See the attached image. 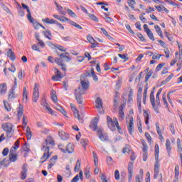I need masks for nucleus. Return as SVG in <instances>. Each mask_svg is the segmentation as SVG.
I'll return each instance as SVG.
<instances>
[{"mask_svg": "<svg viewBox=\"0 0 182 182\" xmlns=\"http://www.w3.org/2000/svg\"><path fill=\"white\" fill-rule=\"evenodd\" d=\"M70 106L74 113L75 117H77L79 122H80L81 123H83V119H82V117H80V114H79V111L76 109V107H75V105H73V104H71Z\"/></svg>", "mask_w": 182, "mask_h": 182, "instance_id": "12", "label": "nucleus"}, {"mask_svg": "<svg viewBox=\"0 0 182 182\" xmlns=\"http://www.w3.org/2000/svg\"><path fill=\"white\" fill-rule=\"evenodd\" d=\"M42 21L43 22H45V23H50V24L58 23V21L53 19H50L49 18H46V19L43 18Z\"/></svg>", "mask_w": 182, "mask_h": 182, "instance_id": "29", "label": "nucleus"}, {"mask_svg": "<svg viewBox=\"0 0 182 182\" xmlns=\"http://www.w3.org/2000/svg\"><path fill=\"white\" fill-rule=\"evenodd\" d=\"M15 97H16V95H15L14 90V89L10 90L9 92V95H8L9 102H12V100H14V99H15Z\"/></svg>", "mask_w": 182, "mask_h": 182, "instance_id": "15", "label": "nucleus"}, {"mask_svg": "<svg viewBox=\"0 0 182 182\" xmlns=\"http://www.w3.org/2000/svg\"><path fill=\"white\" fill-rule=\"evenodd\" d=\"M1 129L7 133V137H9V139L12 137V124L9 122L4 123L1 125Z\"/></svg>", "mask_w": 182, "mask_h": 182, "instance_id": "7", "label": "nucleus"}, {"mask_svg": "<svg viewBox=\"0 0 182 182\" xmlns=\"http://www.w3.org/2000/svg\"><path fill=\"white\" fill-rule=\"evenodd\" d=\"M154 28L156 32L161 38V39H164V36H163V31H161V28H160V26H159V25H155Z\"/></svg>", "mask_w": 182, "mask_h": 182, "instance_id": "25", "label": "nucleus"}, {"mask_svg": "<svg viewBox=\"0 0 182 182\" xmlns=\"http://www.w3.org/2000/svg\"><path fill=\"white\" fill-rule=\"evenodd\" d=\"M93 157L95 166H97L99 159H97V154H96L95 152H93Z\"/></svg>", "mask_w": 182, "mask_h": 182, "instance_id": "48", "label": "nucleus"}, {"mask_svg": "<svg viewBox=\"0 0 182 182\" xmlns=\"http://www.w3.org/2000/svg\"><path fill=\"white\" fill-rule=\"evenodd\" d=\"M87 40L88 41V42L90 43H95V42L96 41L92 36H87Z\"/></svg>", "mask_w": 182, "mask_h": 182, "instance_id": "50", "label": "nucleus"}, {"mask_svg": "<svg viewBox=\"0 0 182 182\" xmlns=\"http://www.w3.org/2000/svg\"><path fill=\"white\" fill-rule=\"evenodd\" d=\"M104 19H105V22H107L108 23L113 22V18H112L109 16H104Z\"/></svg>", "mask_w": 182, "mask_h": 182, "instance_id": "58", "label": "nucleus"}, {"mask_svg": "<svg viewBox=\"0 0 182 182\" xmlns=\"http://www.w3.org/2000/svg\"><path fill=\"white\" fill-rule=\"evenodd\" d=\"M138 109H141V97H137Z\"/></svg>", "mask_w": 182, "mask_h": 182, "instance_id": "49", "label": "nucleus"}, {"mask_svg": "<svg viewBox=\"0 0 182 182\" xmlns=\"http://www.w3.org/2000/svg\"><path fill=\"white\" fill-rule=\"evenodd\" d=\"M23 114V106L22 105H19L17 108V117L18 120H21L22 119V116Z\"/></svg>", "mask_w": 182, "mask_h": 182, "instance_id": "13", "label": "nucleus"}, {"mask_svg": "<svg viewBox=\"0 0 182 182\" xmlns=\"http://www.w3.org/2000/svg\"><path fill=\"white\" fill-rule=\"evenodd\" d=\"M41 105V106L45 107L46 109V110H48V113H50V114H54L53 109H52V108H50V106L49 105V104H48V102H46V100L45 98H43L42 100Z\"/></svg>", "mask_w": 182, "mask_h": 182, "instance_id": "11", "label": "nucleus"}, {"mask_svg": "<svg viewBox=\"0 0 182 182\" xmlns=\"http://www.w3.org/2000/svg\"><path fill=\"white\" fill-rule=\"evenodd\" d=\"M23 149H24V151H26L25 154H28V153H29V151H31V149H29V144L26 143L23 145Z\"/></svg>", "mask_w": 182, "mask_h": 182, "instance_id": "38", "label": "nucleus"}, {"mask_svg": "<svg viewBox=\"0 0 182 182\" xmlns=\"http://www.w3.org/2000/svg\"><path fill=\"white\" fill-rule=\"evenodd\" d=\"M159 153H160V149L159 148V144L155 145V164L154 169V178L156 179L159 177V173H160V161H159Z\"/></svg>", "mask_w": 182, "mask_h": 182, "instance_id": "5", "label": "nucleus"}, {"mask_svg": "<svg viewBox=\"0 0 182 182\" xmlns=\"http://www.w3.org/2000/svg\"><path fill=\"white\" fill-rule=\"evenodd\" d=\"M39 99V85L36 83L34 85V89L33 92V101L36 103Z\"/></svg>", "mask_w": 182, "mask_h": 182, "instance_id": "8", "label": "nucleus"}, {"mask_svg": "<svg viewBox=\"0 0 182 182\" xmlns=\"http://www.w3.org/2000/svg\"><path fill=\"white\" fill-rule=\"evenodd\" d=\"M173 77L174 74H171L164 81L162 82V85H166V83H168V82H170V80H171V78H173Z\"/></svg>", "mask_w": 182, "mask_h": 182, "instance_id": "36", "label": "nucleus"}, {"mask_svg": "<svg viewBox=\"0 0 182 182\" xmlns=\"http://www.w3.org/2000/svg\"><path fill=\"white\" fill-rule=\"evenodd\" d=\"M124 117V112L122 109H119V120H123Z\"/></svg>", "mask_w": 182, "mask_h": 182, "instance_id": "64", "label": "nucleus"}, {"mask_svg": "<svg viewBox=\"0 0 182 182\" xmlns=\"http://www.w3.org/2000/svg\"><path fill=\"white\" fill-rule=\"evenodd\" d=\"M151 75H153V72L149 71L148 72L147 75L145 77V82L146 83V82H149V80L150 79V77H151Z\"/></svg>", "mask_w": 182, "mask_h": 182, "instance_id": "46", "label": "nucleus"}, {"mask_svg": "<svg viewBox=\"0 0 182 182\" xmlns=\"http://www.w3.org/2000/svg\"><path fill=\"white\" fill-rule=\"evenodd\" d=\"M155 126L156 127V132L158 134H160L161 133V130L160 129V124L159 122H156L155 124Z\"/></svg>", "mask_w": 182, "mask_h": 182, "instance_id": "60", "label": "nucleus"}, {"mask_svg": "<svg viewBox=\"0 0 182 182\" xmlns=\"http://www.w3.org/2000/svg\"><path fill=\"white\" fill-rule=\"evenodd\" d=\"M91 75L93 77V80H95V82H97L98 80L97 75H96V74L95 73V70H93V69L91 70Z\"/></svg>", "mask_w": 182, "mask_h": 182, "instance_id": "55", "label": "nucleus"}, {"mask_svg": "<svg viewBox=\"0 0 182 182\" xmlns=\"http://www.w3.org/2000/svg\"><path fill=\"white\" fill-rule=\"evenodd\" d=\"M58 135L62 140H68V139H69V134H66L63 131L58 132Z\"/></svg>", "mask_w": 182, "mask_h": 182, "instance_id": "19", "label": "nucleus"}, {"mask_svg": "<svg viewBox=\"0 0 182 182\" xmlns=\"http://www.w3.org/2000/svg\"><path fill=\"white\" fill-rule=\"evenodd\" d=\"M32 131L31 130V128L29 127H26V137L27 138V140H31L32 139Z\"/></svg>", "mask_w": 182, "mask_h": 182, "instance_id": "22", "label": "nucleus"}, {"mask_svg": "<svg viewBox=\"0 0 182 182\" xmlns=\"http://www.w3.org/2000/svg\"><path fill=\"white\" fill-rule=\"evenodd\" d=\"M57 9L61 14V15H66V12L63 11V7L62 6H59V4H57Z\"/></svg>", "mask_w": 182, "mask_h": 182, "instance_id": "34", "label": "nucleus"}, {"mask_svg": "<svg viewBox=\"0 0 182 182\" xmlns=\"http://www.w3.org/2000/svg\"><path fill=\"white\" fill-rule=\"evenodd\" d=\"M145 137L148 140L149 143H151V136L148 132L145 133Z\"/></svg>", "mask_w": 182, "mask_h": 182, "instance_id": "61", "label": "nucleus"}, {"mask_svg": "<svg viewBox=\"0 0 182 182\" xmlns=\"http://www.w3.org/2000/svg\"><path fill=\"white\" fill-rule=\"evenodd\" d=\"M4 105L6 110H7V112H11V106H9L8 105V102L7 101H4Z\"/></svg>", "mask_w": 182, "mask_h": 182, "instance_id": "52", "label": "nucleus"}, {"mask_svg": "<svg viewBox=\"0 0 182 182\" xmlns=\"http://www.w3.org/2000/svg\"><path fill=\"white\" fill-rule=\"evenodd\" d=\"M161 56H164V55H161V54H156V55H152V59L153 60H155V59H160V58Z\"/></svg>", "mask_w": 182, "mask_h": 182, "instance_id": "63", "label": "nucleus"}, {"mask_svg": "<svg viewBox=\"0 0 182 182\" xmlns=\"http://www.w3.org/2000/svg\"><path fill=\"white\" fill-rule=\"evenodd\" d=\"M18 149H19V140H17L15 143H14V146L13 147H11V149H10V156L11 154H16V150H18Z\"/></svg>", "mask_w": 182, "mask_h": 182, "instance_id": "14", "label": "nucleus"}, {"mask_svg": "<svg viewBox=\"0 0 182 182\" xmlns=\"http://www.w3.org/2000/svg\"><path fill=\"white\" fill-rule=\"evenodd\" d=\"M165 34H166V38L168 39V41L170 42H173V39H174V38L173 36H171V34H170L169 33H167V32H166Z\"/></svg>", "mask_w": 182, "mask_h": 182, "instance_id": "56", "label": "nucleus"}, {"mask_svg": "<svg viewBox=\"0 0 182 182\" xmlns=\"http://www.w3.org/2000/svg\"><path fill=\"white\" fill-rule=\"evenodd\" d=\"M75 151V148L73 144H68L66 146L65 153H73Z\"/></svg>", "mask_w": 182, "mask_h": 182, "instance_id": "26", "label": "nucleus"}, {"mask_svg": "<svg viewBox=\"0 0 182 182\" xmlns=\"http://www.w3.org/2000/svg\"><path fill=\"white\" fill-rule=\"evenodd\" d=\"M166 151L168 152V156H170V154L171 153V143L170 142L169 139H167L166 141Z\"/></svg>", "mask_w": 182, "mask_h": 182, "instance_id": "17", "label": "nucleus"}, {"mask_svg": "<svg viewBox=\"0 0 182 182\" xmlns=\"http://www.w3.org/2000/svg\"><path fill=\"white\" fill-rule=\"evenodd\" d=\"M155 8L157 9L158 12H162V11H164L166 14L168 12V9L164 6H155Z\"/></svg>", "mask_w": 182, "mask_h": 182, "instance_id": "32", "label": "nucleus"}, {"mask_svg": "<svg viewBox=\"0 0 182 182\" xmlns=\"http://www.w3.org/2000/svg\"><path fill=\"white\" fill-rule=\"evenodd\" d=\"M128 182H132V178H133V162H129L128 164Z\"/></svg>", "mask_w": 182, "mask_h": 182, "instance_id": "10", "label": "nucleus"}, {"mask_svg": "<svg viewBox=\"0 0 182 182\" xmlns=\"http://www.w3.org/2000/svg\"><path fill=\"white\" fill-rule=\"evenodd\" d=\"M23 9H26L27 11V19H31L32 18V14H31V10L29 9V6L23 4Z\"/></svg>", "mask_w": 182, "mask_h": 182, "instance_id": "30", "label": "nucleus"}, {"mask_svg": "<svg viewBox=\"0 0 182 182\" xmlns=\"http://www.w3.org/2000/svg\"><path fill=\"white\" fill-rule=\"evenodd\" d=\"M88 16L92 19V21H95V22H99V18L95 16V14H88Z\"/></svg>", "mask_w": 182, "mask_h": 182, "instance_id": "41", "label": "nucleus"}, {"mask_svg": "<svg viewBox=\"0 0 182 182\" xmlns=\"http://www.w3.org/2000/svg\"><path fill=\"white\" fill-rule=\"evenodd\" d=\"M97 123H99V117H96L92 120L91 124L90 125V129H92L94 132H97V136L101 141H106V140H109L107 134H103V129L97 127Z\"/></svg>", "mask_w": 182, "mask_h": 182, "instance_id": "2", "label": "nucleus"}, {"mask_svg": "<svg viewBox=\"0 0 182 182\" xmlns=\"http://www.w3.org/2000/svg\"><path fill=\"white\" fill-rule=\"evenodd\" d=\"M137 126H138V130L139 133H143V128L141 127V120H140V119H137Z\"/></svg>", "mask_w": 182, "mask_h": 182, "instance_id": "35", "label": "nucleus"}, {"mask_svg": "<svg viewBox=\"0 0 182 182\" xmlns=\"http://www.w3.org/2000/svg\"><path fill=\"white\" fill-rule=\"evenodd\" d=\"M81 85L82 87H79L77 89L75 90V99L78 103V105H82V95L85 94V90H87V89H89V81H85L82 80L81 81Z\"/></svg>", "mask_w": 182, "mask_h": 182, "instance_id": "3", "label": "nucleus"}, {"mask_svg": "<svg viewBox=\"0 0 182 182\" xmlns=\"http://www.w3.org/2000/svg\"><path fill=\"white\" fill-rule=\"evenodd\" d=\"M147 90L148 87H145L143 95V104L146 105V100L147 99Z\"/></svg>", "mask_w": 182, "mask_h": 182, "instance_id": "33", "label": "nucleus"}, {"mask_svg": "<svg viewBox=\"0 0 182 182\" xmlns=\"http://www.w3.org/2000/svg\"><path fill=\"white\" fill-rule=\"evenodd\" d=\"M107 124L112 132H114L116 130V127L118 129V130H120V126H119V122H117V119L115 121H113V119L110 117V116H107Z\"/></svg>", "mask_w": 182, "mask_h": 182, "instance_id": "6", "label": "nucleus"}, {"mask_svg": "<svg viewBox=\"0 0 182 182\" xmlns=\"http://www.w3.org/2000/svg\"><path fill=\"white\" fill-rule=\"evenodd\" d=\"M115 180H120V173L119 170H116L114 172Z\"/></svg>", "mask_w": 182, "mask_h": 182, "instance_id": "57", "label": "nucleus"}, {"mask_svg": "<svg viewBox=\"0 0 182 182\" xmlns=\"http://www.w3.org/2000/svg\"><path fill=\"white\" fill-rule=\"evenodd\" d=\"M67 12H68V15H70V16H72L73 18H76L77 16H76V14H75V12H73V11L70 9H67Z\"/></svg>", "mask_w": 182, "mask_h": 182, "instance_id": "40", "label": "nucleus"}, {"mask_svg": "<svg viewBox=\"0 0 182 182\" xmlns=\"http://www.w3.org/2000/svg\"><path fill=\"white\" fill-rule=\"evenodd\" d=\"M150 102H151V105H154L155 102V100H154V91H151L150 93Z\"/></svg>", "mask_w": 182, "mask_h": 182, "instance_id": "37", "label": "nucleus"}, {"mask_svg": "<svg viewBox=\"0 0 182 182\" xmlns=\"http://www.w3.org/2000/svg\"><path fill=\"white\" fill-rule=\"evenodd\" d=\"M70 23L71 25H73V26H75V28H77V29H83V28H82V26L76 23V22H75V21H70Z\"/></svg>", "mask_w": 182, "mask_h": 182, "instance_id": "43", "label": "nucleus"}, {"mask_svg": "<svg viewBox=\"0 0 182 182\" xmlns=\"http://www.w3.org/2000/svg\"><path fill=\"white\" fill-rule=\"evenodd\" d=\"M148 37L149 38V39H151V41H155L154 39V35H153V32H151V30L150 31H148V33H146Z\"/></svg>", "mask_w": 182, "mask_h": 182, "instance_id": "45", "label": "nucleus"}, {"mask_svg": "<svg viewBox=\"0 0 182 182\" xmlns=\"http://www.w3.org/2000/svg\"><path fill=\"white\" fill-rule=\"evenodd\" d=\"M6 84H0V96H4L6 93Z\"/></svg>", "mask_w": 182, "mask_h": 182, "instance_id": "18", "label": "nucleus"}, {"mask_svg": "<svg viewBox=\"0 0 182 182\" xmlns=\"http://www.w3.org/2000/svg\"><path fill=\"white\" fill-rule=\"evenodd\" d=\"M97 109H102L103 107V101L100 97H97L95 100Z\"/></svg>", "mask_w": 182, "mask_h": 182, "instance_id": "23", "label": "nucleus"}, {"mask_svg": "<svg viewBox=\"0 0 182 182\" xmlns=\"http://www.w3.org/2000/svg\"><path fill=\"white\" fill-rule=\"evenodd\" d=\"M164 65H166V63H164L159 64L156 66V71L159 72V70H161V69L163 68V66H164Z\"/></svg>", "mask_w": 182, "mask_h": 182, "instance_id": "51", "label": "nucleus"}, {"mask_svg": "<svg viewBox=\"0 0 182 182\" xmlns=\"http://www.w3.org/2000/svg\"><path fill=\"white\" fill-rule=\"evenodd\" d=\"M6 55L8 56V58H9V59H11V60L14 61L16 59L15 54L11 49H9L7 50Z\"/></svg>", "mask_w": 182, "mask_h": 182, "instance_id": "24", "label": "nucleus"}, {"mask_svg": "<svg viewBox=\"0 0 182 182\" xmlns=\"http://www.w3.org/2000/svg\"><path fill=\"white\" fill-rule=\"evenodd\" d=\"M79 178H80V180H83V171H80L79 175H76L73 178L71 182H77V181H79Z\"/></svg>", "mask_w": 182, "mask_h": 182, "instance_id": "20", "label": "nucleus"}, {"mask_svg": "<svg viewBox=\"0 0 182 182\" xmlns=\"http://www.w3.org/2000/svg\"><path fill=\"white\" fill-rule=\"evenodd\" d=\"M53 144H55V141L50 136H48L43 143L41 150H43L44 154L41 158V164L45 163L52 156V153L49 151V146H53Z\"/></svg>", "mask_w": 182, "mask_h": 182, "instance_id": "1", "label": "nucleus"}, {"mask_svg": "<svg viewBox=\"0 0 182 182\" xmlns=\"http://www.w3.org/2000/svg\"><path fill=\"white\" fill-rule=\"evenodd\" d=\"M100 30L102 31V33H104L105 35V36H107V38H112L109 35V33H107V31H106V29H105L104 28H101Z\"/></svg>", "mask_w": 182, "mask_h": 182, "instance_id": "53", "label": "nucleus"}, {"mask_svg": "<svg viewBox=\"0 0 182 182\" xmlns=\"http://www.w3.org/2000/svg\"><path fill=\"white\" fill-rule=\"evenodd\" d=\"M59 73H60V72L58 71V74L56 75H54V76L52 77L53 80L58 81V80H59V79H60V77H62L60 76V75H59Z\"/></svg>", "mask_w": 182, "mask_h": 182, "instance_id": "54", "label": "nucleus"}, {"mask_svg": "<svg viewBox=\"0 0 182 182\" xmlns=\"http://www.w3.org/2000/svg\"><path fill=\"white\" fill-rule=\"evenodd\" d=\"M171 132L172 133V134H176V129L174 128V124H170V127H169Z\"/></svg>", "mask_w": 182, "mask_h": 182, "instance_id": "59", "label": "nucleus"}, {"mask_svg": "<svg viewBox=\"0 0 182 182\" xmlns=\"http://www.w3.org/2000/svg\"><path fill=\"white\" fill-rule=\"evenodd\" d=\"M58 56H60V58H56L54 62L58 65V66H61L62 70L66 72V65H65L63 62H70L72 58L69 57V53H61L60 55L58 54Z\"/></svg>", "mask_w": 182, "mask_h": 182, "instance_id": "4", "label": "nucleus"}, {"mask_svg": "<svg viewBox=\"0 0 182 182\" xmlns=\"http://www.w3.org/2000/svg\"><path fill=\"white\" fill-rule=\"evenodd\" d=\"M127 127L128 132L129 134L132 136V134H133V132L134 131V119H133V117H130Z\"/></svg>", "mask_w": 182, "mask_h": 182, "instance_id": "9", "label": "nucleus"}, {"mask_svg": "<svg viewBox=\"0 0 182 182\" xmlns=\"http://www.w3.org/2000/svg\"><path fill=\"white\" fill-rule=\"evenodd\" d=\"M80 168V161L77 160L76 162V165L74 168L75 171H79V169Z\"/></svg>", "mask_w": 182, "mask_h": 182, "instance_id": "47", "label": "nucleus"}, {"mask_svg": "<svg viewBox=\"0 0 182 182\" xmlns=\"http://www.w3.org/2000/svg\"><path fill=\"white\" fill-rule=\"evenodd\" d=\"M44 33V36H46V38H47V39H49V41H52V33L50 32V31L47 30L46 31H43Z\"/></svg>", "mask_w": 182, "mask_h": 182, "instance_id": "31", "label": "nucleus"}, {"mask_svg": "<svg viewBox=\"0 0 182 182\" xmlns=\"http://www.w3.org/2000/svg\"><path fill=\"white\" fill-rule=\"evenodd\" d=\"M23 100L26 103L28 102V92L26 91V88H23Z\"/></svg>", "mask_w": 182, "mask_h": 182, "instance_id": "42", "label": "nucleus"}, {"mask_svg": "<svg viewBox=\"0 0 182 182\" xmlns=\"http://www.w3.org/2000/svg\"><path fill=\"white\" fill-rule=\"evenodd\" d=\"M9 160L10 161H16V154H9Z\"/></svg>", "mask_w": 182, "mask_h": 182, "instance_id": "44", "label": "nucleus"}, {"mask_svg": "<svg viewBox=\"0 0 182 182\" xmlns=\"http://www.w3.org/2000/svg\"><path fill=\"white\" fill-rule=\"evenodd\" d=\"M128 5L130 6V8H132V9L134 8V5H136V1L135 0H128Z\"/></svg>", "mask_w": 182, "mask_h": 182, "instance_id": "39", "label": "nucleus"}, {"mask_svg": "<svg viewBox=\"0 0 182 182\" xmlns=\"http://www.w3.org/2000/svg\"><path fill=\"white\" fill-rule=\"evenodd\" d=\"M50 97L54 103H58V96L56 95V91L52 90Z\"/></svg>", "mask_w": 182, "mask_h": 182, "instance_id": "27", "label": "nucleus"}, {"mask_svg": "<svg viewBox=\"0 0 182 182\" xmlns=\"http://www.w3.org/2000/svg\"><path fill=\"white\" fill-rule=\"evenodd\" d=\"M28 21H29V22L33 24V26L35 29H39V28H41V24H39L38 21L33 20V18L31 17V18L28 19Z\"/></svg>", "mask_w": 182, "mask_h": 182, "instance_id": "21", "label": "nucleus"}, {"mask_svg": "<svg viewBox=\"0 0 182 182\" xmlns=\"http://www.w3.org/2000/svg\"><path fill=\"white\" fill-rule=\"evenodd\" d=\"M136 182H141L143 180V169L139 170V174L136 176Z\"/></svg>", "mask_w": 182, "mask_h": 182, "instance_id": "28", "label": "nucleus"}, {"mask_svg": "<svg viewBox=\"0 0 182 182\" xmlns=\"http://www.w3.org/2000/svg\"><path fill=\"white\" fill-rule=\"evenodd\" d=\"M16 4L18 9V15H20V16H23V3H21L22 6H21V4H19L18 2H16Z\"/></svg>", "mask_w": 182, "mask_h": 182, "instance_id": "16", "label": "nucleus"}, {"mask_svg": "<svg viewBox=\"0 0 182 182\" xmlns=\"http://www.w3.org/2000/svg\"><path fill=\"white\" fill-rule=\"evenodd\" d=\"M164 53L166 58H170V50L168 48L164 49Z\"/></svg>", "mask_w": 182, "mask_h": 182, "instance_id": "62", "label": "nucleus"}]
</instances>
